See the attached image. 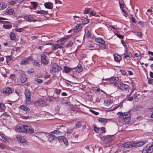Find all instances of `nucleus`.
<instances>
[{"label": "nucleus", "instance_id": "nucleus-1", "mask_svg": "<svg viewBox=\"0 0 153 153\" xmlns=\"http://www.w3.org/2000/svg\"><path fill=\"white\" fill-rule=\"evenodd\" d=\"M117 114L119 116V121L122 124L124 125L127 124L130 121L131 114L129 112L124 113L118 112Z\"/></svg>", "mask_w": 153, "mask_h": 153}, {"label": "nucleus", "instance_id": "nucleus-2", "mask_svg": "<svg viewBox=\"0 0 153 153\" xmlns=\"http://www.w3.org/2000/svg\"><path fill=\"white\" fill-rule=\"evenodd\" d=\"M145 143L144 142L141 141L139 142H134L133 143L128 142L124 143L123 146L125 148H131L134 147H140Z\"/></svg>", "mask_w": 153, "mask_h": 153}, {"label": "nucleus", "instance_id": "nucleus-3", "mask_svg": "<svg viewBox=\"0 0 153 153\" xmlns=\"http://www.w3.org/2000/svg\"><path fill=\"white\" fill-rule=\"evenodd\" d=\"M16 137L18 143L21 147H25L27 145V142L23 136L19 134L16 135Z\"/></svg>", "mask_w": 153, "mask_h": 153}, {"label": "nucleus", "instance_id": "nucleus-4", "mask_svg": "<svg viewBox=\"0 0 153 153\" xmlns=\"http://www.w3.org/2000/svg\"><path fill=\"white\" fill-rule=\"evenodd\" d=\"M153 152V143L147 144L142 150V153H152Z\"/></svg>", "mask_w": 153, "mask_h": 153}, {"label": "nucleus", "instance_id": "nucleus-5", "mask_svg": "<svg viewBox=\"0 0 153 153\" xmlns=\"http://www.w3.org/2000/svg\"><path fill=\"white\" fill-rule=\"evenodd\" d=\"M25 94L26 96V100H25V104L28 105L31 103V93L30 91L28 90H26L25 92Z\"/></svg>", "mask_w": 153, "mask_h": 153}, {"label": "nucleus", "instance_id": "nucleus-6", "mask_svg": "<svg viewBox=\"0 0 153 153\" xmlns=\"http://www.w3.org/2000/svg\"><path fill=\"white\" fill-rule=\"evenodd\" d=\"M95 41L96 42L99 43V45L100 46V49L103 50L105 48L106 45L105 42L100 37L96 38Z\"/></svg>", "mask_w": 153, "mask_h": 153}, {"label": "nucleus", "instance_id": "nucleus-7", "mask_svg": "<svg viewBox=\"0 0 153 153\" xmlns=\"http://www.w3.org/2000/svg\"><path fill=\"white\" fill-rule=\"evenodd\" d=\"M34 130L30 125H25V133L32 134L34 133Z\"/></svg>", "mask_w": 153, "mask_h": 153}, {"label": "nucleus", "instance_id": "nucleus-8", "mask_svg": "<svg viewBox=\"0 0 153 153\" xmlns=\"http://www.w3.org/2000/svg\"><path fill=\"white\" fill-rule=\"evenodd\" d=\"M25 125H17L16 127V130L19 132H25Z\"/></svg>", "mask_w": 153, "mask_h": 153}, {"label": "nucleus", "instance_id": "nucleus-9", "mask_svg": "<svg viewBox=\"0 0 153 153\" xmlns=\"http://www.w3.org/2000/svg\"><path fill=\"white\" fill-rule=\"evenodd\" d=\"M48 138L50 142L53 141L54 144H56L57 138L55 136L53 135L51 133L48 136Z\"/></svg>", "mask_w": 153, "mask_h": 153}, {"label": "nucleus", "instance_id": "nucleus-10", "mask_svg": "<svg viewBox=\"0 0 153 153\" xmlns=\"http://www.w3.org/2000/svg\"><path fill=\"white\" fill-rule=\"evenodd\" d=\"M119 88L123 91H128L129 88V86L126 84H124L123 83H120Z\"/></svg>", "mask_w": 153, "mask_h": 153}, {"label": "nucleus", "instance_id": "nucleus-11", "mask_svg": "<svg viewBox=\"0 0 153 153\" xmlns=\"http://www.w3.org/2000/svg\"><path fill=\"white\" fill-rule=\"evenodd\" d=\"M31 56L27 57L24 59L21 62V64L23 65H26L29 64L31 61Z\"/></svg>", "mask_w": 153, "mask_h": 153}, {"label": "nucleus", "instance_id": "nucleus-12", "mask_svg": "<svg viewBox=\"0 0 153 153\" xmlns=\"http://www.w3.org/2000/svg\"><path fill=\"white\" fill-rule=\"evenodd\" d=\"M118 78L117 77H111L110 78L105 79V80L110 83H113L118 81Z\"/></svg>", "mask_w": 153, "mask_h": 153}, {"label": "nucleus", "instance_id": "nucleus-13", "mask_svg": "<svg viewBox=\"0 0 153 153\" xmlns=\"http://www.w3.org/2000/svg\"><path fill=\"white\" fill-rule=\"evenodd\" d=\"M45 7L49 9H52L53 7V4L51 2H48L44 4Z\"/></svg>", "mask_w": 153, "mask_h": 153}, {"label": "nucleus", "instance_id": "nucleus-14", "mask_svg": "<svg viewBox=\"0 0 153 153\" xmlns=\"http://www.w3.org/2000/svg\"><path fill=\"white\" fill-rule=\"evenodd\" d=\"M126 53H124L123 55L124 57L127 60H129L130 58L132 56V55L130 52H128L126 51Z\"/></svg>", "mask_w": 153, "mask_h": 153}, {"label": "nucleus", "instance_id": "nucleus-15", "mask_svg": "<svg viewBox=\"0 0 153 153\" xmlns=\"http://www.w3.org/2000/svg\"><path fill=\"white\" fill-rule=\"evenodd\" d=\"M47 56L45 55L41 56V59L42 63L47 64L48 63V61L46 59Z\"/></svg>", "mask_w": 153, "mask_h": 153}, {"label": "nucleus", "instance_id": "nucleus-16", "mask_svg": "<svg viewBox=\"0 0 153 153\" xmlns=\"http://www.w3.org/2000/svg\"><path fill=\"white\" fill-rule=\"evenodd\" d=\"M62 48V47L60 44L54 45L51 47V50L55 51L58 49H61Z\"/></svg>", "mask_w": 153, "mask_h": 153}, {"label": "nucleus", "instance_id": "nucleus-17", "mask_svg": "<svg viewBox=\"0 0 153 153\" xmlns=\"http://www.w3.org/2000/svg\"><path fill=\"white\" fill-rule=\"evenodd\" d=\"M26 75L24 74H21L20 77L21 82L22 83H25L27 80Z\"/></svg>", "mask_w": 153, "mask_h": 153}, {"label": "nucleus", "instance_id": "nucleus-18", "mask_svg": "<svg viewBox=\"0 0 153 153\" xmlns=\"http://www.w3.org/2000/svg\"><path fill=\"white\" fill-rule=\"evenodd\" d=\"M114 57L115 60L117 62H120L122 59L121 56L118 54L114 55Z\"/></svg>", "mask_w": 153, "mask_h": 153}, {"label": "nucleus", "instance_id": "nucleus-19", "mask_svg": "<svg viewBox=\"0 0 153 153\" xmlns=\"http://www.w3.org/2000/svg\"><path fill=\"white\" fill-rule=\"evenodd\" d=\"M76 71L78 72H80L82 71V68L81 64H79L78 67L76 68Z\"/></svg>", "mask_w": 153, "mask_h": 153}, {"label": "nucleus", "instance_id": "nucleus-20", "mask_svg": "<svg viewBox=\"0 0 153 153\" xmlns=\"http://www.w3.org/2000/svg\"><path fill=\"white\" fill-rule=\"evenodd\" d=\"M3 92L7 94H10L12 93V91L10 88H4L3 90Z\"/></svg>", "mask_w": 153, "mask_h": 153}, {"label": "nucleus", "instance_id": "nucleus-21", "mask_svg": "<svg viewBox=\"0 0 153 153\" xmlns=\"http://www.w3.org/2000/svg\"><path fill=\"white\" fill-rule=\"evenodd\" d=\"M104 103L107 106L110 107L112 105V102L110 100H105L104 101Z\"/></svg>", "mask_w": 153, "mask_h": 153}, {"label": "nucleus", "instance_id": "nucleus-22", "mask_svg": "<svg viewBox=\"0 0 153 153\" xmlns=\"http://www.w3.org/2000/svg\"><path fill=\"white\" fill-rule=\"evenodd\" d=\"M7 7V4L3 2L0 3V10H1L5 9Z\"/></svg>", "mask_w": 153, "mask_h": 153}, {"label": "nucleus", "instance_id": "nucleus-23", "mask_svg": "<svg viewBox=\"0 0 153 153\" xmlns=\"http://www.w3.org/2000/svg\"><path fill=\"white\" fill-rule=\"evenodd\" d=\"M38 14H41L44 15H47L48 14V12L47 11H45L44 10H41L37 11L36 12Z\"/></svg>", "mask_w": 153, "mask_h": 153}, {"label": "nucleus", "instance_id": "nucleus-24", "mask_svg": "<svg viewBox=\"0 0 153 153\" xmlns=\"http://www.w3.org/2000/svg\"><path fill=\"white\" fill-rule=\"evenodd\" d=\"M21 108L24 110V111H29V109L25 105H22L20 106Z\"/></svg>", "mask_w": 153, "mask_h": 153}, {"label": "nucleus", "instance_id": "nucleus-25", "mask_svg": "<svg viewBox=\"0 0 153 153\" xmlns=\"http://www.w3.org/2000/svg\"><path fill=\"white\" fill-rule=\"evenodd\" d=\"M14 12V10L13 9H9L7 10L6 13L8 14L11 15Z\"/></svg>", "mask_w": 153, "mask_h": 153}, {"label": "nucleus", "instance_id": "nucleus-26", "mask_svg": "<svg viewBox=\"0 0 153 153\" xmlns=\"http://www.w3.org/2000/svg\"><path fill=\"white\" fill-rule=\"evenodd\" d=\"M81 25L80 24H77L74 28L73 30L74 32H76V30L79 29V30L80 29V26Z\"/></svg>", "mask_w": 153, "mask_h": 153}, {"label": "nucleus", "instance_id": "nucleus-27", "mask_svg": "<svg viewBox=\"0 0 153 153\" xmlns=\"http://www.w3.org/2000/svg\"><path fill=\"white\" fill-rule=\"evenodd\" d=\"M32 62L34 65L38 67L40 66V65L39 64V63L36 60H34L32 61Z\"/></svg>", "mask_w": 153, "mask_h": 153}, {"label": "nucleus", "instance_id": "nucleus-28", "mask_svg": "<svg viewBox=\"0 0 153 153\" xmlns=\"http://www.w3.org/2000/svg\"><path fill=\"white\" fill-rule=\"evenodd\" d=\"M50 71L51 73H54L57 71L56 66L55 67H52Z\"/></svg>", "mask_w": 153, "mask_h": 153}, {"label": "nucleus", "instance_id": "nucleus-29", "mask_svg": "<svg viewBox=\"0 0 153 153\" xmlns=\"http://www.w3.org/2000/svg\"><path fill=\"white\" fill-rule=\"evenodd\" d=\"M64 68L65 73H69L72 70V69L71 68L67 66H65Z\"/></svg>", "mask_w": 153, "mask_h": 153}, {"label": "nucleus", "instance_id": "nucleus-30", "mask_svg": "<svg viewBox=\"0 0 153 153\" xmlns=\"http://www.w3.org/2000/svg\"><path fill=\"white\" fill-rule=\"evenodd\" d=\"M10 38L12 40H14L16 39V36L14 33H11L10 34Z\"/></svg>", "mask_w": 153, "mask_h": 153}, {"label": "nucleus", "instance_id": "nucleus-31", "mask_svg": "<svg viewBox=\"0 0 153 153\" xmlns=\"http://www.w3.org/2000/svg\"><path fill=\"white\" fill-rule=\"evenodd\" d=\"M86 32V31H85ZM85 36L87 37L88 38H91V33L89 32V30H87V32H85Z\"/></svg>", "mask_w": 153, "mask_h": 153}, {"label": "nucleus", "instance_id": "nucleus-32", "mask_svg": "<svg viewBox=\"0 0 153 153\" xmlns=\"http://www.w3.org/2000/svg\"><path fill=\"white\" fill-rule=\"evenodd\" d=\"M7 19L4 18L3 17H0V23L4 24L6 22L9 23L7 21H4V20H6Z\"/></svg>", "mask_w": 153, "mask_h": 153}, {"label": "nucleus", "instance_id": "nucleus-33", "mask_svg": "<svg viewBox=\"0 0 153 153\" xmlns=\"http://www.w3.org/2000/svg\"><path fill=\"white\" fill-rule=\"evenodd\" d=\"M93 126L94 128V130L95 132L97 133H98L100 131V128L97 127L95 124H94Z\"/></svg>", "mask_w": 153, "mask_h": 153}, {"label": "nucleus", "instance_id": "nucleus-34", "mask_svg": "<svg viewBox=\"0 0 153 153\" xmlns=\"http://www.w3.org/2000/svg\"><path fill=\"white\" fill-rule=\"evenodd\" d=\"M34 81L35 82H37L39 83H42L43 82L42 80L40 79L39 78H37L35 79Z\"/></svg>", "mask_w": 153, "mask_h": 153}, {"label": "nucleus", "instance_id": "nucleus-35", "mask_svg": "<svg viewBox=\"0 0 153 153\" xmlns=\"http://www.w3.org/2000/svg\"><path fill=\"white\" fill-rule=\"evenodd\" d=\"M3 27L5 29H10L12 27V25H4L3 26Z\"/></svg>", "mask_w": 153, "mask_h": 153}, {"label": "nucleus", "instance_id": "nucleus-36", "mask_svg": "<svg viewBox=\"0 0 153 153\" xmlns=\"http://www.w3.org/2000/svg\"><path fill=\"white\" fill-rule=\"evenodd\" d=\"M40 135V139L42 140L43 139H44L45 137H47L46 134L44 133H42Z\"/></svg>", "mask_w": 153, "mask_h": 153}, {"label": "nucleus", "instance_id": "nucleus-37", "mask_svg": "<svg viewBox=\"0 0 153 153\" xmlns=\"http://www.w3.org/2000/svg\"><path fill=\"white\" fill-rule=\"evenodd\" d=\"M5 108V106L4 105L3 103H0V109L2 111H4Z\"/></svg>", "mask_w": 153, "mask_h": 153}, {"label": "nucleus", "instance_id": "nucleus-38", "mask_svg": "<svg viewBox=\"0 0 153 153\" xmlns=\"http://www.w3.org/2000/svg\"><path fill=\"white\" fill-rule=\"evenodd\" d=\"M31 3L33 6V8L36 9V7L38 6V4L37 2H32Z\"/></svg>", "mask_w": 153, "mask_h": 153}, {"label": "nucleus", "instance_id": "nucleus-39", "mask_svg": "<svg viewBox=\"0 0 153 153\" xmlns=\"http://www.w3.org/2000/svg\"><path fill=\"white\" fill-rule=\"evenodd\" d=\"M90 10H91L90 9L88 8H85V10L84 11V13L85 14L89 13H90Z\"/></svg>", "mask_w": 153, "mask_h": 153}, {"label": "nucleus", "instance_id": "nucleus-40", "mask_svg": "<svg viewBox=\"0 0 153 153\" xmlns=\"http://www.w3.org/2000/svg\"><path fill=\"white\" fill-rule=\"evenodd\" d=\"M15 30L18 32H22L24 31V29L23 28H16Z\"/></svg>", "mask_w": 153, "mask_h": 153}, {"label": "nucleus", "instance_id": "nucleus-41", "mask_svg": "<svg viewBox=\"0 0 153 153\" xmlns=\"http://www.w3.org/2000/svg\"><path fill=\"white\" fill-rule=\"evenodd\" d=\"M63 140L62 141L64 142L65 144L66 145H67L68 144V140L65 137H63Z\"/></svg>", "mask_w": 153, "mask_h": 153}, {"label": "nucleus", "instance_id": "nucleus-42", "mask_svg": "<svg viewBox=\"0 0 153 153\" xmlns=\"http://www.w3.org/2000/svg\"><path fill=\"white\" fill-rule=\"evenodd\" d=\"M73 45V42L72 41H70L67 45V47H71Z\"/></svg>", "mask_w": 153, "mask_h": 153}, {"label": "nucleus", "instance_id": "nucleus-43", "mask_svg": "<svg viewBox=\"0 0 153 153\" xmlns=\"http://www.w3.org/2000/svg\"><path fill=\"white\" fill-rule=\"evenodd\" d=\"M31 17V16L30 15H28L27 16H26L25 17V18L27 21L29 22L30 20Z\"/></svg>", "mask_w": 153, "mask_h": 153}, {"label": "nucleus", "instance_id": "nucleus-44", "mask_svg": "<svg viewBox=\"0 0 153 153\" xmlns=\"http://www.w3.org/2000/svg\"><path fill=\"white\" fill-rule=\"evenodd\" d=\"M0 139L4 142L6 141L5 137L3 135H0Z\"/></svg>", "mask_w": 153, "mask_h": 153}, {"label": "nucleus", "instance_id": "nucleus-45", "mask_svg": "<svg viewBox=\"0 0 153 153\" xmlns=\"http://www.w3.org/2000/svg\"><path fill=\"white\" fill-rule=\"evenodd\" d=\"M82 125V123L80 122H78L76 124V126L77 127L79 128Z\"/></svg>", "mask_w": 153, "mask_h": 153}, {"label": "nucleus", "instance_id": "nucleus-46", "mask_svg": "<svg viewBox=\"0 0 153 153\" xmlns=\"http://www.w3.org/2000/svg\"><path fill=\"white\" fill-rule=\"evenodd\" d=\"M6 57L7 58V62H9L11 61L12 58L11 56H8Z\"/></svg>", "mask_w": 153, "mask_h": 153}, {"label": "nucleus", "instance_id": "nucleus-47", "mask_svg": "<svg viewBox=\"0 0 153 153\" xmlns=\"http://www.w3.org/2000/svg\"><path fill=\"white\" fill-rule=\"evenodd\" d=\"M61 133L59 131L57 130H55V131L52 132H51V133L53 134H58L59 133Z\"/></svg>", "mask_w": 153, "mask_h": 153}, {"label": "nucleus", "instance_id": "nucleus-48", "mask_svg": "<svg viewBox=\"0 0 153 153\" xmlns=\"http://www.w3.org/2000/svg\"><path fill=\"white\" fill-rule=\"evenodd\" d=\"M71 35H68L67 36H64L62 38V40H64L67 39L70 37Z\"/></svg>", "mask_w": 153, "mask_h": 153}, {"label": "nucleus", "instance_id": "nucleus-49", "mask_svg": "<svg viewBox=\"0 0 153 153\" xmlns=\"http://www.w3.org/2000/svg\"><path fill=\"white\" fill-rule=\"evenodd\" d=\"M61 103L62 104H67L68 102L66 100H63L61 101Z\"/></svg>", "mask_w": 153, "mask_h": 153}, {"label": "nucleus", "instance_id": "nucleus-50", "mask_svg": "<svg viewBox=\"0 0 153 153\" xmlns=\"http://www.w3.org/2000/svg\"><path fill=\"white\" fill-rule=\"evenodd\" d=\"M73 131V129L71 128H69L68 129L67 133L69 134L71 133Z\"/></svg>", "mask_w": 153, "mask_h": 153}, {"label": "nucleus", "instance_id": "nucleus-51", "mask_svg": "<svg viewBox=\"0 0 153 153\" xmlns=\"http://www.w3.org/2000/svg\"><path fill=\"white\" fill-rule=\"evenodd\" d=\"M90 111L92 113L96 115H97L99 114V113L94 111L92 109H90Z\"/></svg>", "mask_w": 153, "mask_h": 153}, {"label": "nucleus", "instance_id": "nucleus-52", "mask_svg": "<svg viewBox=\"0 0 153 153\" xmlns=\"http://www.w3.org/2000/svg\"><path fill=\"white\" fill-rule=\"evenodd\" d=\"M37 21H38L37 20H36L35 19H34L32 18V17H31V18H30V21H29V22H36Z\"/></svg>", "mask_w": 153, "mask_h": 153}, {"label": "nucleus", "instance_id": "nucleus-53", "mask_svg": "<svg viewBox=\"0 0 153 153\" xmlns=\"http://www.w3.org/2000/svg\"><path fill=\"white\" fill-rule=\"evenodd\" d=\"M56 68L57 71H60L61 70L62 68H61L59 66H58L57 65H56Z\"/></svg>", "mask_w": 153, "mask_h": 153}, {"label": "nucleus", "instance_id": "nucleus-54", "mask_svg": "<svg viewBox=\"0 0 153 153\" xmlns=\"http://www.w3.org/2000/svg\"><path fill=\"white\" fill-rule=\"evenodd\" d=\"M34 71V69L33 68L30 69L28 71L29 73H33Z\"/></svg>", "mask_w": 153, "mask_h": 153}, {"label": "nucleus", "instance_id": "nucleus-55", "mask_svg": "<svg viewBox=\"0 0 153 153\" xmlns=\"http://www.w3.org/2000/svg\"><path fill=\"white\" fill-rule=\"evenodd\" d=\"M137 36L140 37H141L142 36V33L141 32H138L137 33Z\"/></svg>", "mask_w": 153, "mask_h": 153}, {"label": "nucleus", "instance_id": "nucleus-56", "mask_svg": "<svg viewBox=\"0 0 153 153\" xmlns=\"http://www.w3.org/2000/svg\"><path fill=\"white\" fill-rule=\"evenodd\" d=\"M153 80V79H148V82L149 84H152V81Z\"/></svg>", "mask_w": 153, "mask_h": 153}, {"label": "nucleus", "instance_id": "nucleus-57", "mask_svg": "<svg viewBox=\"0 0 153 153\" xmlns=\"http://www.w3.org/2000/svg\"><path fill=\"white\" fill-rule=\"evenodd\" d=\"M121 43L125 47H126V44L124 40H121Z\"/></svg>", "mask_w": 153, "mask_h": 153}, {"label": "nucleus", "instance_id": "nucleus-58", "mask_svg": "<svg viewBox=\"0 0 153 153\" xmlns=\"http://www.w3.org/2000/svg\"><path fill=\"white\" fill-rule=\"evenodd\" d=\"M120 7L121 9H122V8H123L124 6V4H121L120 2H119Z\"/></svg>", "mask_w": 153, "mask_h": 153}, {"label": "nucleus", "instance_id": "nucleus-59", "mask_svg": "<svg viewBox=\"0 0 153 153\" xmlns=\"http://www.w3.org/2000/svg\"><path fill=\"white\" fill-rule=\"evenodd\" d=\"M131 21L132 22H133L134 23H136V19H135V18L134 17H132L131 18Z\"/></svg>", "mask_w": 153, "mask_h": 153}, {"label": "nucleus", "instance_id": "nucleus-60", "mask_svg": "<svg viewBox=\"0 0 153 153\" xmlns=\"http://www.w3.org/2000/svg\"><path fill=\"white\" fill-rule=\"evenodd\" d=\"M96 15V13L95 12H94L93 11H92L91 13L90 14V16H95Z\"/></svg>", "mask_w": 153, "mask_h": 153}, {"label": "nucleus", "instance_id": "nucleus-61", "mask_svg": "<svg viewBox=\"0 0 153 153\" xmlns=\"http://www.w3.org/2000/svg\"><path fill=\"white\" fill-rule=\"evenodd\" d=\"M105 121V120H104V119H102V118L99 120V122H100L101 123H104Z\"/></svg>", "mask_w": 153, "mask_h": 153}, {"label": "nucleus", "instance_id": "nucleus-62", "mask_svg": "<svg viewBox=\"0 0 153 153\" xmlns=\"http://www.w3.org/2000/svg\"><path fill=\"white\" fill-rule=\"evenodd\" d=\"M122 12L123 13V15L126 16V15H127L126 12V11L123 9H122Z\"/></svg>", "mask_w": 153, "mask_h": 153}, {"label": "nucleus", "instance_id": "nucleus-63", "mask_svg": "<svg viewBox=\"0 0 153 153\" xmlns=\"http://www.w3.org/2000/svg\"><path fill=\"white\" fill-rule=\"evenodd\" d=\"M89 22V20L88 19H86V20L84 22V21L82 22V23L83 24H85L88 23Z\"/></svg>", "mask_w": 153, "mask_h": 153}, {"label": "nucleus", "instance_id": "nucleus-64", "mask_svg": "<svg viewBox=\"0 0 153 153\" xmlns=\"http://www.w3.org/2000/svg\"><path fill=\"white\" fill-rule=\"evenodd\" d=\"M101 130L103 131V133H105L106 132L105 128V127H102L101 128Z\"/></svg>", "mask_w": 153, "mask_h": 153}]
</instances>
